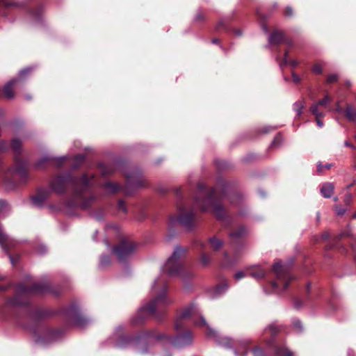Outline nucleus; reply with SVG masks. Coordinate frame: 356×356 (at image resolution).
Instances as JSON below:
<instances>
[{"label": "nucleus", "mask_w": 356, "mask_h": 356, "mask_svg": "<svg viewBox=\"0 0 356 356\" xmlns=\"http://www.w3.org/2000/svg\"><path fill=\"white\" fill-rule=\"evenodd\" d=\"M284 39V35L281 31H274L272 35L269 37V42L271 44H279L282 42Z\"/></svg>", "instance_id": "nucleus-20"}, {"label": "nucleus", "mask_w": 356, "mask_h": 356, "mask_svg": "<svg viewBox=\"0 0 356 356\" xmlns=\"http://www.w3.org/2000/svg\"><path fill=\"white\" fill-rule=\"evenodd\" d=\"M49 191L47 189L38 190L35 195L33 197V204L38 207L42 206L49 197Z\"/></svg>", "instance_id": "nucleus-12"}, {"label": "nucleus", "mask_w": 356, "mask_h": 356, "mask_svg": "<svg viewBox=\"0 0 356 356\" xmlns=\"http://www.w3.org/2000/svg\"><path fill=\"white\" fill-rule=\"evenodd\" d=\"M304 106L305 104L302 101L297 102L293 104V109L296 111L298 115L301 114L302 109Z\"/></svg>", "instance_id": "nucleus-30"}, {"label": "nucleus", "mask_w": 356, "mask_h": 356, "mask_svg": "<svg viewBox=\"0 0 356 356\" xmlns=\"http://www.w3.org/2000/svg\"><path fill=\"white\" fill-rule=\"evenodd\" d=\"M211 261L210 256L204 252H202L200 256V262L202 266H207Z\"/></svg>", "instance_id": "nucleus-28"}, {"label": "nucleus", "mask_w": 356, "mask_h": 356, "mask_svg": "<svg viewBox=\"0 0 356 356\" xmlns=\"http://www.w3.org/2000/svg\"><path fill=\"white\" fill-rule=\"evenodd\" d=\"M332 99L328 95H326L323 99L318 101L316 104L314 105H318V107L319 106H325L327 104L331 102Z\"/></svg>", "instance_id": "nucleus-32"}, {"label": "nucleus", "mask_w": 356, "mask_h": 356, "mask_svg": "<svg viewBox=\"0 0 356 356\" xmlns=\"http://www.w3.org/2000/svg\"><path fill=\"white\" fill-rule=\"evenodd\" d=\"M219 343L227 348H235L234 353L236 356H245L247 353L248 342L245 341H234L227 337H222Z\"/></svg>", "instance_id": "nucleus-10"}, {"label": "nucleus", "mask_w": 356, "mask_h": 356, "mask_svg": "<svg viewBox=\"0 0 356 356\" xmlns=\"http://www.w3.org/2000/svg\"><path fill=\"white\" fill-rule=\"evenodd\" d=\"M29 69H24L20 72V76H22L24 74L27 73Z\"/></svg>", "instance_id": "nucleus-54"}, {"label": "nucleus", "mask_w": 356, "mask_h": 356, "mask_svg": "<svg viewBox=\"0 0 356 356\" xmlns=\"http://www.w3.org/2000/svg\"><path fill=\"white\" fill-rule=\"evenodd\" d=\"M312 71L315 74H321L323 72L322 66L319 63H316L313 65Z\"/></svg>", "instance_id": "nucleus-36"}, {"label": "nucleus", "mask_w": 356, "mask_h": 356, "mask_svg": "<svg viewBox=\"0 0 356 356\" xmlns=\"http://www.w3.org/2000/svg\"><path fill=\"white\" fill-rule=\"evenodd\" d=\"M127 343H131V344H135V343L138 344V345H141L140 339H134V338H130V337H127L125 336L120 337L118 341L117 342L116 345H117V346H118L120 348H123Z\"/></svg>", "instance_id": "nucleus-15"}, {"label": "nucleus", "mask_w": 356, "mask_h": 356, "mask_svg": "<svg viewBox=\"0 0 356 356\" xmlns=\"http://www.w3.org/2000/svg\"><path fill=\"white\" fill-rule=\"evenodd\" d=\"M346 118L350 121L356 120V109L352 106L348 105L346 110Z\"/></svg>", "instance_id": "nucleus-25"}, {"label": "nucleus", "mask_w": 356, "mask_h": 356, "mask_svg": "<svg viewBox=\"0 0 356 356\" xmlns=\"http://www.w3.org/2000/svg\"><path fill=\"white\" fill-rule=\"evenodd\" d=\"M10 261H11L12 264L14 265V264H15L14 263V260H13V259L11 257H10Z\"/></svg>", "instance_id": "nucleus-62"}, {"label": "nucleus", "mask_w": 356, "mask_h": 356, "mask_svg": "<svg viewBox=\"0 0 356 356\" xmlns=\"http://www.w3.org/2000/svg\"><path fill=\"white\" fill-rule=\"evenodd\" d=\"M198 196L195 203L204 211H211L218 218L225 216L226 211L218 200L216 198L215 190L208 191L204 184L197 186Z\"/></svg>", "instance_id": "nucleus-3"}, {"label": "nucleus", "mask_w": 356, "mask_h": 356, "mask_svg": "<svg viewBox=\"0 0 356 356\" xmlns=\"http://www.w3.org/2000/svg\"><path fill=\"white\" fill-rule=\"evenodd\" d=\"M279 328L275 325H270L266 330V332H269L270 335H274L279 332Z\"/></svg>", "instance_id": "nucleus-33"}, {"label": "nucleus", "mask_w": 356, "mask_h": 356, "mask_svg": "<svg viewBox=\"0 0 356 356\" xmlns=\"http://www.w3.org/2000/svg\"><path fill=\"white\" fill-rule=\"evenodd\" d=\"M345 145L346 146H348V147H353V146L352 145H350V143H349L348 142H345Z\"/></svg>", "instance_id": "nucleus-59"}, {"label": "nucleus", "mask_w": 356, "mask_h": 356, "mask_svg": "<svg viewBox=\"0 0 356 356\" xmlns=\"http://www.w3.org/2000/svg\"><path fill=\"white\" fill-rule=\"evenodd\" d=\"M99 168H100V170L102 172V173L104 175H108L110 173H111L113 172V170L109 168V167H107L104 165H99Z\"/></svg>", "instance_id": "nucleus-35"}, {"label": "nucleus", "mask_w": 356, "mask_h": 356, "mask_svg": "<svg viewBox=\"0 0 356 356\" xmlns=\"http://www.w3.org/2000/svg\"><path fill=\"white\" fill-rule=\"evenodd\" d=\"M137 349H138V352H139V353H145L146 352V350H145L142 349V348H139V347H138V348H137Z\"/></svg>", "instance_id": "nucleus-55"}, {"label": "nucleus", "mask_w": 356, "mask_h": 356, "mask_svg": "<svg viewBox=\"0 0 356 356\" xmlns=\"http://www.w3.org/2000/svg\"><path fill=\"white\" fill-rule=\"evenodd\" d=\"M28 177V172L22 163H16L15 167L8 169L3 175V184L7 190L14 189L18 181H24Z\"/></svg>", "instance_id": "nucleus-6"}, {"label": "nucleus", "mask_w": 356, "mask_h": 356, "mask_svg": "<svg viewBox=\"0 0 356 356\" xmlns=\"http://www.w3.org/2000/svg\"><path fill=\"white\" fill-rule=\"evenodd\" d=\"M351 245L353 246V248L355 250V251H356V246H354V245L353 243Z\"/></svg>", "instance_id": "nucleus-63"}, {"label": "nucleus", "mask_w": 356, "mask_h": 356, "mask_svg": "<svg viewBox=\"0 0 356 356\" xmlns=\"http://www.w3.org/2000/svg\"><path fill=\"white\" fill-rule=\"evenodd\" d=\"M52 159L51 158H49V157H45V158H43L42 159H40V161H38V163H37V165L38 167H42L43 165V163L49 161V160H51Z\"/></svg>", "instance_id": "nucleus-44"}, {"label": "nucleus", "mask_w": 356, "mask_h": 356, "mask_svg": "<svg viewBox=\"0 0 356 356\" xmlns=\"http://www.w3.org/2000/svg\"><path fill=\"white\" fill-rule=\"evenodd\" d=\"M345 211L346 210L340 206H337L335 207V212L339 216L344 214Z\"/></svg>", "instance_id": "nucleus-43"}, {"label": "nucleus", "mask_w": 356, "mask_h": 356, "mask_svg": "<svg viewBox=\"0 0 356 356\" xmlns=\"http://www.w3.org/2000/svg\"><path fill=\"white\" fill-rule=\"evenodd\" d=\"M294 325H295L296 327H301V325H300V322L295 323Z\"/></svg>", "instance_id": "nucleus-58"}, {"label": "nucleus", "mask_w": 356, "mask_h": 356, "mask_svg": "<svg viewBox=\"0 0 356 356\" xmlns=\"http://www.w3.org/2000/svg\"><path fill=\"white\" fill-rule=\"evenodd\" d=\"M330 236V234L327 232H323L321 236H316L315 238V240L316 242H319L321 241H325L327 240Z\"/></svg>", "instance_id": "nucleus-37"}, {"label": "nucleus", "mask_w": 356, "mask_h": 356, "mask_svg": "<svg viewBox=\"0 0 356 356\" xmlns=\"http://www.w3.org/2000/svg\"><path fill=\"white\" fill-rule=\"evenodd\" d=\"M334 185L332 183H325L323 185L321 193L323 197L328 198L330 197L332 195L334 191Z\"/></svg>", "instance_id": "nucleus-21"}, {"label": "nucleus", "mask_w": 356, "mask_h": 356, "mask_svg": "<svg viewBox=\"0 0 356 356\" xmlns=\"http://www.w3.org/2000/svg\"><path fill=\"white\" fill-rule=\"evenodd\" d=\"M292 79H293V82H295L296 83H299L300 81V79L298 76V75H297L294 72H292Z\"/></svg>", "instance_id": "nucleus-48"}, {"label": "nucleus", "mask_w": 356, "mask_h": 356, "mask_svg": "<svg viewBox=\"0 0 356 356\" xmlns=\"http://www.w3.org/2000/svg\"><path fill=\"white\" fill-rule=\"evenodd\" d=\"M103 187L108 192L115 193L120 190V186L116 183L107 181L104 184Z\"/></svg>", "instance_id": "nucleus-24"}, {"label": "nucleus", "mask_w": 356, "mask_h": 356, "mask_svg": "<svg viewBox=\"0 0 356 356\" xmlns=\"http://www.w3.org/2000/svg\"><path fill=\"white\" fill-rule=\"evenodd\" d=\"M350 199H351V196H350V195H348L347 196L346 201H347V202H349V201L350 200Z\"/></svg>", "instance_id": "nucleus-61"}, {"label": "nucleus", "mask_w": 356, "mask_h": 356, "mask_svg": "<svg viewBox=\"0 0 356 356\" xmlns=\"http://www.w3.org/2000/svg\"><path fill=\"white\" fill-rule=\"evenodd\" d=\"M324 170V165H323L321 163L317 165V170L318 172H323Z\"/></svg>", "instance_id": "nucleus-53"}, {"label": "nucleus", "mask_w": 356, "mask_h": 356, "mask_svg": "<svg viewBox=\"0 0 356 356\" xmlns=\"http://www.w3.org/2000/svg\"><path fill=\"white\" fill-rule=\"evenodd\" d=\"M8 205L6 202L3 200H0V211H2L3 209H7Z\"/></svg>", "instance_id": "nucleus-47"}, {"label": "nucleus", "mask_w": 356, "mask_h": 356, "mask_svg": "<svg viewBox=\"0 0 356 356\" xmlns=\"http://www.w3.org/2000/svg\"><path fill=\"white\" fill-rule=\"evenodd\" d=\"M353 217L354 218H356V211H355V212L354 213V214L353 215Z\"/></svg>", "instance_id": "nucleus-64"}, {"label": "nucleus", "mask_w": 356, "mask_h": 356, "mask_svg": "<svg viewBox=\"0 0 356 356\" xmlns=\"http://www.w3.org/2000/svg\"><path fill=\"white\" fill-rule=\"evenodd\" d=\"M94 183V177L90 179L83 175L81 178H74L69 175H59L53 179L50 184L51 190L56 193H62L67 187L73 188L72 204L86 209L90 205L93 200L89 189Z\"/></svg>", "instance_id": "nucleus-1"}, {"label": "nucleus", "mask_w": 356, "mask_h": 356, "mask_svg": "<svg viewBox=\"0 0 356 356\" xmlns=\"http://www.w3.org/2000/svg\"><path fill=\"white\" fill-rule=\"evenodd\" d=\"M0 4L6 8H17L22 6V4L14 0H0Z\"/></svg>", "instance_id": "nucleus-22"}, {"label": "nucleus", "mask_w": 356, "mask_h": 356, "mask_svg": "<svg viewBox=\"0 0 356 356\" xmlns=\"http://www.w3.org/2000/svg\"><path fill=\"white\" fill-rule=\"evenodd\" d=\"M331 168V164H326L324 165V169H330Z\"/></svg>", "instance_id": "nucleus-57"}, {"label": "nucleus", "mask_w": 356, "mask_h": 356, "mask_svg": "<svg viewBox=\"0 0 356 356\" xmlns=\"http://www.w3.org/2000/svg\"><path fill=\"white\" fill-rule=\"evenodd\" d=\"M247 275H248V270L246 272L238 271L234 275V277L236 280H238L245 277Z\"/></svg>", "instance_id": "nucleus-40"}, {"label": "nucleus", "mask_w": 356, "mask_h": 356, "mask_svg": "<svg viewBox=\"0 0 356 356\" xmlns=\"http://www.w3.org/2000/svg\"><path fill=\"white\" fill-rule=\"evenodd\" d=\"M17 81V79H13L8 82L3 88L4 95L7 98H13L14 97L13 87L15 83Z\"/></svg>", "instance_id": "nucleus-19"}, {"label": "nucleus", "mask_w": 356, "mask_h": 356, "mask_svg": "<svg viewBox=\"0 0 356 356\" xmlns=\"http://www.w3.org/2000/svg\"><path fill=\"white\" fill-rule=\"evenodd\" d=\"M119 209L122 210L123 211H126V207L124 206V203L122 201H120L118 203Z\"/></svg>", "instance_id": "nucleus-51"}, {"label": "nucleus", "mask_w": 356, "mask_h": 356, "mask_svg": "<svg viewBox=\"0 0 356 356\" xmlns=\"http://www.w3.org/2000/svg\"><path fill=\"white\" fill-rule=\"evenodd\" d=\"M8 145L3 140H0V151H4L7 149Z\"/></svg>", "instance_id": "nucleus-46"}, {"label": "nucleus", "mask_w": 356, "mask_h": 356, "mask_svg": "<svg viewBox=\"0 0 356 356\" xmlns=\"http://www.w3.org/2000/svg\"><path fill=\"white\" fill-rule=\"evenodd\" d=\"M248 273L250 276L257 280L261 279L266 275V271L259 266L248 269Z\"/></svg>", "instance_id": "nucleus-16"}, {"label": "nucleus", "mask_w": 356, "mask_h": 356, "mask_svg": "<svg viewBox=\"0 0 356 356\" xmlns=\"http://www.w3.org/2000/svg\"><path fill=\"white\" fill-rule=\"evenodd\" d=\"M212 42L214 44H217L218 42V39L215 38V39L212 40Z\"/></svg>", "instance_id": "nucleus-60"}, {"label": "nucleus", "mask_w": 356, "mask_h": 356, "mask_svg": "<svg viewBox=\"0 0 356 356\" xmlns=\"http://www.w3.org/2000/svg\"><path fill=\"white\" fill-rule=\"evenodd\" d=\"M136 250V245L129 239L123 238L113 249L118 259L122 261L131 257Z\"/></svg>", "instance_id": "nucleus-9"}, {"label": "nucleus", "mask_w": 356, "mask_h": 356, "mask_svg": "<svg viewBox=\"0 0 356 356\" xmlns=\"http://www.w3.org/2000/svg\"><path fill=\"white\" fill-rule=\"evenodd\" d=\"M336 111L338 113H341L343 111V108L340 105V103L338 102L336 105Z\"/></svg>", "instance_id": "nucleus-52"}, {"label": "nucleus", "mask_w": 356, "mask_h": 356, "mask_svg": "<svg viewBox=\"0 0 356 356\" xmlns=\"http://www.w3.org/2000/svg\"><path fill=\"white\" fill-rule=\"evenodd\" d=\"M110 263V258L108 256H102L100 259V265L105 266Z\"/></svg>", "instance_id": "nucleus-39"}, {"label": "nucleus", "mask_w": 356, "mask_h": 356, "mask_svg": "<svg viewBox=\"0 0 356 356\" xmlns=\"http://www.w3.org/2000/svg\"><path fill=\"white\" fill-rule=\"evenodd\" d=\"M289 65L294 67L298 66V62L296 60H289L288 52H286L281 65Z\"/></svg>", "instance_id": "nucleus-26"}, {"label": "nucleus", "mask_w": 356, "mask_h": 356, "mask_svg": "<svg viewBox=\"0 0 356 356\" xmlns=\"http://www.w3.org/2000/svg\"><path fill=\"white\" fill-rule=\"evenodd\" d=\"M310 111L313 115L316 117V120L318 127H323V122L320 120L321 117H323V114L318 110V105H313L311 106Z\"/></svg>", "instance_id": "nucleus-23"}, {"label": "nucleus", "mask_w": 356, "mask_h": 356, "mask_svg": "<svg viewBox=\"0 0 356 356\" xmlns=\"http://www.w3.org/2000/svg\"><path fill=\"white\" fill-rule=\"evenodd\" d=\"M253 355L254 356H265L264 351L259 348L254 349Z\"/></svg>", "instance_id": "nucleus-42"}, {"label": "nucleus", "mask_w": 356, "mask_h": 356, "mask_svg": "<svg viewBox=\"0 0 356 356\" xmlns=\"http://www.w3.org/2000/svg\"><path fill=\"white\" fill-rule=\"evenodd\" d=\"M209 243L213 251H219L223 245V241L214 236L209 239Z\"/></svg>", "instance_id": "nucleus-17"}, {"label": "nucleus", "mask_w": 356, "mask_h": 356, "mask_svg": "<svg viewBox=\"0 0 356 356\" xmlns=\"http://www.w3.org/2000/svg\"><path fill=\"white\" fill-rule=\"evenodd\" d=\"M73 323L75 325L80 327H84L86 326L88 323V320L84 318L81 314H75L74 316L72 317Z\"/></svg>", "instance_id": "nucleus-18"}, {"label": "nucleus", "mask_w": 356, "mask_h": 356, "mask_svg": "<svg viewBox=\"0 0 356 356\" xmlns=\"http://www.w3.org/2000/svg\"><path fill=\"white\" fill-rule=\"evenodd\" d=\"M281 140L282 136L280 135H277L272 142L271 145L273 147L277 146L281 143Z\"/></svg>", "instance_id": "nucleus-41"}, {"label": "nucleus", "mask_w": 356, "mask_h": 356, "mask_svg": "<svg viewBox=\"0 0 356 356\" xmlns=\"http://www.w3.org/2000/svg\"><path fill=\"white\" fill-rule=\"evenodd\" d=\"M157 339L161 340L163 339H166L168 341H169L171 343L174 344L177 346H181L182 345H184L186 343H189L192 341V336L190 333H187L182 336H178L175 339L172 338L171 337H169L166 334H161L158 336Z\"/></svg>", "instance_id": "nucleus-11"}, {"label": "nucleus", "mask_w": 356, "mask_h": 356, "mask_svg": "<svg viewBox=\"0 0 356 356\" xmlns=\"http://www.w3.org/2000/svg\"><path fill=\"white\" fill-rule=\"evenodd\" d=\"M24 302H22L20 300V297L19 296H17L14 298H12L7 301V305L10 306H18L23 305Z\"/></svg>", "instance_id": "nucleus-29"}, {"label": "nucleus", "mask_w": 356, "mask_h": 356, "mask_svg": "<svg viewBox=\"0 0 356 356\" xmlns=\"http://www.w3.org/2000/svg\"><path fill=\"white\" fill-rule=\"evenodd\" d=\"M221 26H222V21H220V22H218V24H217V26H216V29H220V27H221Z\"/></svg>", "instance_id": "nucleus-56"}, {"label": "nucleus", "mask_w": 356, "mask_h": 356, "mask_svg": "<svg viewBox=\"0 0 356 356\" xmlns=\"http://www.w3.org/2000/svg\"><path fill=\"white\" fill-rule=\"evenodd\" d=\"M47 288L46 285L41 284L40 283H35L33 284L31 288L28 289L26 286L24 285L20 286V290L25 293H42L44 291V289Z\"/></svg>", "instance_id": "nucleus-13"}, {"label": "nucleus", "mask_w": 356, "mask_h": 356, "mask_svg": "<svg viewBox=\"0 0 356 356\" xmlns=\"http://www.w3.org/2000/svg\"><path fill=\"white\" fill-rule=\"evenodd\" d=\"M11 147L15 151H18L21 147V142L19 140L15 138L12 140Z\"/></svg>", "instance_id": "nucleus-34"}, {"label": "nucleus", "mask_w": 356, "mask_h": 356, "mask_svg": "<svg viewBox=\"0 0 356 356\" xmlns=\"http://www.w3.org/2000/svg\"><path fill=\"white\" fill-rule=\"evenodd\" d=\"M273 271L275 273L277 282H273L271 285L274 289L278 287V284H282V290L287 289L289 283L293 280V277L289 274L286 266H282L280 262H276L273 266Z\"/></svg>", "instance_id": "nucleus-8"}, {"label": "nucleus", "mask_w": 356, "mask_h": 356, "mask_svg": "<svg viewBox=\"0 0 356 356\" xmlns=\"http://www.w3.org/2000/svg\"><path fill=\"white\" fill-rule=\"evenodd\" d=\"M191 318L195 325L199 327H204L208 336H212L213 331L211 330L205 319L200 315L196 306L193 304L184 308L177 316L175 322V328L181 330L184 325V321Z\"/></svg>", "instance_id": "nucleus-4"}, {"label": "nucleus", "mask_w": 356, "mask_h": 356, "mask_svg": "<svg viewBox=\"0 0 356 356\" xmlns=\"http://www.w3.org/2000/svg\"><path fill=\"white\" fill-rule=\"evenodd\" d=\"M195 220L194 211L193 209L181 202L177 205V213L170 218L169 222L174 224L177 222L186 227H190Z\"/></svg>", "instance_id": "nucleus-7"}, {"label": "nucleus", "mask_w": 356, "mask_h": 356, "mask_svg": "<svg viewBox=\"0 0 356 356\" xmlns=\"http://www.w3.org/2000/svg\"><path fill=\"white\" fill-rule=\"evenodd\" d=\"M74 160L76 162H77L79 163H82L84 160V156H83V155H81V154L76 155L74 157Z\"/></svg>", "instance_id": "nucleus-45"}, {"label": "nucleus", "mask_w": 356, "mask_h": 356, "mask_svg": "<svg viewBox=\"0 0 356 356\" xmlns=\"http://www.w3.org/2000/svg\"><path fill=\"white\" fill-rule=\"evenodd\" d=\"M154 298L145 304L140 310L139 314L143 318L148 316H156L164 311L166 305L172 302L166 295L167 284L163 279L156 280L152 286Z\"/></svg>", "instance_id": "nucleus-2"}, {"label": "nucleus", "mask_w": 356, "mask_h": 356, "mask_svg": "<svg viewBox=\"0 0 356 356\" xmlns=\"http://www.w3.org/2000/svg\"><path fill=\"white\" fill-rule=\"evenodd\" d=\"M284 13H285V15H287V16H291V15H292V14H293L292 8H290V7H287V8L285 9Z\"/></svg>", "instance_id": "nucleus-49"}, {"label": "nucleus", "mask_w": 356, "mask_h": 356, "mask_svg": "<svg viewBox=\"0 0 356 356\" xmlns=\"http://www.w3.org/2000/svg\"><path fill=\"white\" fill-rule=\"evenodd\" d=\"M247 232L246 229L243 226H240L236 229L229 233V237L232 241L236 242L245 235Z\"/></svg>", "instance_id": "nucleus-14"}, {"label": "nucleus", "mask_w": 356, "mask_h": 356, "mask_svg": "<svg viewBox=\"0 0 356 356\" xmlns=\"http://www.w3.org/2000/svg\"><path fill=\"white\" fill-rule=\"evenodd\" d=\"M67 159V157L65 156H63V157H61V158H59V159H57L56 160V163L58 165L60 164V163H63L65 161H66Z\"/></svg>", "instance_id": "nucleus-50"}, {"label": "nucleus", "mask_w": 356, "mask_h": 356, "mask_svg": "<svg viewBox=\"0 0 356 356\" xmlns=\"http://www.w3.org/2000/svg\"><path fill=\"white\" fill-rule=\"evenodd\" d=\"M226 289H227L226 284L218 286L214 289V296H217L222 294L225 291Z\"/></svg>", "instance_id": "nucleus-31"}, {"label": "nucleus", "mask_w": 356, "mask_h": 356, "mask_svg": "<svg viewBox=\"0 0 356 356\" xmlns=\"http://www.w3.org/2000/svg\"><path fill=\"white\" fill-rule=\"evenodd\" d=\"M338 80V76L335 74H330L327 78V83H332Z\"/></svg>", "instance_id": "nucleus-38"}, {"label": "nucleus", "mask_w": 356, "mask_h": 356, "mask_svg": "<svg viewBox=\"0 0 356 356\" xmlns=\"http://www.w3.org/2000/svg\"><path fill=\"white\" fill-rule=\"evenodd\" d=\"M186 249L181 247L175 248L171 257L164 264L162 271L168 276H179L185 280L186 269L181 261V258L184 255Z\"/></svg>", "instance_id": "nucleus-5"}, {"label": "nucleus", "mask_w": 356, "mask_h": 356, "mask_svg": "<svg viewBox=\"0 0 356 356\" xmlns=\"http://www.w3.org/2000/svg\"><path fill=\"white\" fill-rule=\"evenodd\" d=\"M275 354L277 356H293V353L283 347L276 348Z\"/></svg>", "instance_id": "nucleus-27"}]
</instances>
